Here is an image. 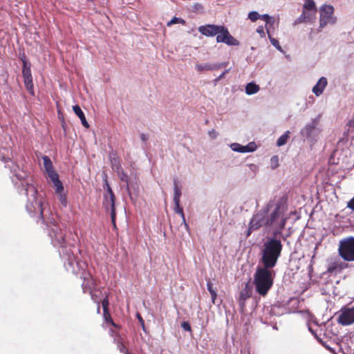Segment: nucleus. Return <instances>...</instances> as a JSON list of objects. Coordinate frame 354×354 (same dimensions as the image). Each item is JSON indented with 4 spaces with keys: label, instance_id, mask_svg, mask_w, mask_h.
Masks as SVG:
<instances>
[{
    "label": "nucleus",
    "instance_id": "nucleus-1",
    "mask_svg": "<svg viewBox=\"0 0 354 354\" xmlns=\"http://www.w3.org/2000/svg\"><path fill=\"white\" fill-rule=\"evenodd\" d=\"M286 220L281 203L270 201L252 216L246 235L250 236L252 231L262 227L268 230H273L274 235H277L285 227Z\"/></svg>",
    "mask_w": 354,
    "mask_h": 354
},
{
    "label": "nucleus",
    "instance_id": "nucleus-2",
    "mask_svg": "<svg viewBox=\"0 0 354 354\" xmlns=\"http://www.w3.org/2000/svg\"><path fill=\"white\" fill-rule=\"evenodd\" d=\"M282 248L283 245L280 239L275 237L267 238L260 250L259 263L262 266L273 268L281 256Z\"/></svg>",
    "mask_w": 354,
    "mask_h": 354
},
{
    "label": "nucleus",
    "instance_id": "nucleus-3",
    "mask_svg": "<svg viewBox=\"0 0 354 354\" xmlns=\"http://www.w3.org/2000/svg\"><path fill=\"white\" fill-rule=\"evenodd\" d=\"M49 236L51 238V242L53 245L62 248V250H59V254L64 259L66 270L68 272H76L74 268V260L75 258L71 249H68L65 245V238L62 231L55 225L49 231Z\"/></svg>",
    "mask_w": 354,
    "mask_h": 354
},
{
    "label": "nucleus",
    "instance_id": "nucleus-4",
    "mask_svg": "<svg viewBox=\"0 0 354 354\" xmlns=\"http://www.w3.org/2000/svg\"><path fill=\"white\" fill-rule=\"evenodd\" d=\"M272 268L258 266L254 274L253 283L256 292L265 297L273 286L275 273Z\"/></svg>",
    "mask_w": 354,
    "mask_h": 354
},
{
    "label": "nucleus",
    "instance_id": "nucleus-5",
    "mask_svg": "<svg viewBox=\"0 0 354 354\" xmlns=\"http://www.w3.org/2000/svg\"><path fill=\"white\" fill-rule=\"evenodd\" d=\"M22 190L24 194L27 196L28 202L26 205V209L29 214L32 216L38 215L39 218L42 223H44L43 217V206L41 199L37 198V191L32 184H22Z\"/></svg>",
    "mask_w": 354,
    "mask_h": 354
},
{
    "label": "nucleus",
    "instance_id": "nucleus-6",
    "mask_svg": "<svg viewBox=\"0 0 354 354\" xmlns=\"http://www.w3.org/2000/svg\"><path fill=\"white\" fill-rule=\"evenodd\" d=\"M86 264L83 261H78L76 259L74 260V268L76 272H73L75 274H80V278L83 279L82 283V288L83 292L91 293L93 289L95 287V281L92 278L90 273L85 271Z\"/></svg>",
    "mask_w": 354,
    "mask_h": 354
},
{
    "label": "nucleus",
    "instance_id": "nucleus-7",
    "mask_svg": "<svg viewBox=\"0 0 354 354\" xmlns=\"http://www.w3.org/2000/svg\"><path fill=\"white\" fill-rule=\"evenodd\" d=\"M338 253L346 261H354V236L342 239L339 242Z\"/></svg>",
    "mask_w": 354,
    "mask_h": 354
},
{
    "label": "nucleus",
    "instance_id": "nucleus-8",
    "mask_svg": "<svg viewBox=\"0 0 354 354\" xmlns=\"http://www.w3.org/2000/svg\"><path fill=\"white\" fill-rule=\"evenodd\" d=\"M334 8L331 5L324 4L319 8V29H322L327 24H334L336 18L333 16Z\"/></svg>",
    "mask_w": 354,
    "mask_h": 354
},
{
    "label": "nucleus",
    "instance_id": "nucleus-9",
    "mask_svg": "<svg viewBox=\"0 0 354 354\" xmlns=\"http://www.w3.org/2000/svg\"><path fill=\"white\" fill-rule=\"evenodd\" d=\"M337 315V322L342 326H348L354 323V306H344Z\"/></svg>",
    "mask_w": 354,
    "mask_h": 354
},
{
    "label": "nucleus",
    "instance_id": "nucleus-10",
    "mask_svg": "<svg viewBox=\"0 0 354 354\" xmlns=\"http://www.w3.org/2000/svg\"><path fill=\"white\" fill-rule=\"evenodd\" d=\"M103 206L107 212H110L111 222L113 227L115 228L116 213L115 208V195H104Z\"/></svg>",
    "mask_w": 354,
    "mask_h": 354
},
{
    "label": "nucleus",
    "instance_id": "nucleus-11",
    "mask_svg": "<svg viewBox=\"0 0 354 354\" xmlns=\"http://www.w3.org/2000/svg\"><path fill=\"white\" fill-rule=\"evenodd\" d=\"M216 41L218 43H224L228 46L239 45V41L230 34L225 26L223 27L221 33L217 35Z\"/></svg>",
    "mask_w": 354,
    "mask_h": 354
},
{
    "label": "nucleus",
    "instance_id": "nucleus-12",
    "mask_svg": "<svg viewBox=\"0 0 354 354\" xmlns=\"http://www.w3.org/2000/svg\"><path fill=\"white\" fill-rule=\"evenodd\" d=\"M223 27L224 26L207 24L199 26L198 31L206 37H213L221 34Z\"/></svg>",
    "mask_w": 354,
    "mask_h": 354
},
{
    "label": "nucleus",
    "instance_id": "nucleus-13",
    "mask_svg": "<svg viewBox=\"0 0 354 354\" xmlns=\"http://www.w3.org/2000/svg\"><path fill=\"white\" fill-rule=\"evenodd\" d=\"M13 171L15 173V178L18 181H15V179H14V178H12V180L13 183L15 185V186L17 187V188L18 189L19 192L20 194L24 193V191H21L23 189L22 184H24V185H26V184H30L26 180V178L28 177V174H26V172H25L24 171H17L15 169H14Z\"/></svg>",
    "mask_w": 354,
    "mask_h": 354
},
{
    "label": "nucleus",
    "instance_id": "nucleus-14",
    "mask_svg": "<svg viewBox=\"0 0 354 354\" xmlns=\"http://www.w3.org/2000/svg\"><path fill=\"white\" fill-rule=\"evenodd\" d=\"M24 85L31 95H35L31 70L29 68L22 69Z\"/></svg>",
    "mask_w": 354,
    "mask_h": 354
},
{
    "label": "nucleus",
    "instance_id": "nucleus-15",
    "mask_svg": "<svg viewBox=\"0 0 354 354\" xmlns=\"http://www.w3.org/2000/svg\"><path fill=\"white\" fill-rule=\"evenodd\" d=\"M317 120L315 119L301 130V135L307 138H310L317 130Z\"/></svg>",
    "mask_w": 354,
    "mask_h": 354
},
{
    "label": "nucleus",
    "instance_id": "nucleus-16",
    "mask_svg": "<svg viewBox=\"0 0 354 354\" xmlns=\"http://www.w3.org/2000/svg\"><path fill=\"white\" fill-rule=\"evenodd\" d=\"M307 325L309 331L317 338L319 342H322V340L319 337L321 332L322 331V328L320 326L318 325L317 322L314 320L313 322L309 320L307 323Z\"/></svg>",
    "mask_w": 354,
    "mask_h": 354
},
{
    "label": "nucleus",
    "instance_id": "nucleus-17",
    "mask_svg": "<svg viewBox=\"0 0 354 354\" xmlns=\"http://www.w3.org/2000/svg\"><path fill=\"white\" fill-rule=\"evenodd\" d=\"M328 84L327 79L325 77L319 78L317 84L313 88V92L316 96L321 95Z\"/></svg>",
    "mask_w": 354,
    "mask_h": 354
},
{
    "label": "nucleus",
    "instance_id": "nucleus-18",
    "mask_svg": "<svg viewBox=\"0 0 354 354\" xmlns=\"http://www.w3.org/2000/svg\"><path fill=\"white\" fill-rule=\"evenodd\" d=\"M252 295V290L248 284L245 285V288L241 291L239 295V304L241 307L245 306V301L250 297Z\"/></svg>",
    "mask_w": 354,
    "mask_h": 354
},
{
    "label": "nucleus",
    "instance_id": "nucleus-19",
    "mask_svg": "<svg viewBox=\"0 0 354 354\" xmlns=\"http://www.w3.org/2000/svg\"><path fill=\"white\" fill-rule=\"evenodd\" d=\"M315 17L316 15H313V12L303 10L301 15L295 21V24L310 21L314 20Z\"/></svg>",
    "mask_w": 354,
    "mask_h": 354
},
{
    "label": "nucleus",
    "instance_id": "nucleus-20",
    "mask_svg": "<svg viewBox=\"0 0 354 354\" xmlns=\"http://www.w3.org/2000/svg\"><path fill=\"white\" fill-rule=\"evenodd\" d=\"M51 180L52 183H53V187L55 189V192L57 194L63 192L64 191V186L62 185V183L59 179V175L57 174H52L51 176L49 177Z\"/></svg>",
    "mask_w": 354,
    "mask_h": 354
},
{
    "label": "nucleus",
    "instance_id": "nucleus-21",
    "mask_svg": "<svg viewBox=\"0 0 354 354\" xmlns=\"http://www.w3.org/2000/svg\"><path fill=\"white\" fill-rule=\"evenodd\" d=\"M43 161H44V165L45 167V169L46 172L48 173V177L51 176L52 174H55L57 172L54 170L52 161L50 158L47 156H44L42 157Z\"/></svg>",
    "mask_w": 354,
    "mask_h": 354
},
{
    "label": "nucleus",
    "instance_id": "nucleus-22",
    "mask_svg": "<svg viewBox=\"0 0 354 354\" xmlns=\"http://www.w3.org/2000/svg\"><path fill=\"white\" fill-rule=\"evenodd\" d=\"M109 157L112 168L114 170H115L117 173H119L120 170H121L122 167L118 156L115 153L111 152L109 154Z\"/></svg>",
    "mask_w": 354,
    "mask_h": 354
},
{
    "label": "nucleus",
    "instance_id": "nucleus-23",
    "mask_svg": "<svg viewBox=\"0 0 354 354\" xmlns=\"http://www.w3.org/2000/svg\"><path fill=\"white\" fill-rule=\"evenodd\" d=\"M73 110L75 112V113L79 117V118L81 120L82 124L85 128H88L89 124L88 122L86 121V117L84 115V112L82 111L81 108L78 105H75L73 106Z\"/></svg>",
    "mask_w": 354,
    "mask_h": 354
},
{
    "label": "nucleus",
    "instance_id": "nucleus-24",
    "mask_svg": "<svg viewBox=\"0 0 354 354\" xmlns=\"http://www.w3.org/2000/svg\"><path fill=\"white\" fill-rule=\"evenodd\" d=\"M303 10L313 12V15H316L317 11V6L313 0H304Z\"/></svg>",
    "mask_w": 354,
    "mask_h": 354
},
{
    "label": "nucleus",
    "instance_id": "nucleus-25",
    "mask_svg": "<svg viewBox=\"0 0 354 354\" xmlns=\"http://www.w3.org/2000/svg\"><path fill=\"white\" fill-rule=\"evenodd\" d=\"M259 89V86L253 82L247 84L245 88V93L248 95L257 93Z\"/></svg>",
    "mask_w": 354,
    "mask_h": 354
},
{
    "label": "nucleus",
    "instance_id": "nucleus-26",
    "mask_svg": "<svg viewBox=\"0 0 354 354\" xmlns=\"http://www.w3.org/2000/svg\"><path fill=\"white\" fill-rule=\"evenodd\" d=\"M259 171V167L255 164H248L245 166V172L250 178H254Z\"/></svg>",
    "mask_w": 354,
    "mask_h": 354
},
{
    "label": "nucleus",
    "instance_id": "nucleus-27",
    "mask_svg": "<svg viewBox=\"0 0 354 354\" xmlns=\"http://www.w3.org/2000/svg\"><path fill=\"white\" fill-rule=\"evenodd\" d=\"M181 189L178 185V180L176 178L174 179V202H180L181 197Z\"/></svg>",
    "mask_w": 354,
    "mask_h": 354
},
{
    "label": "nucleus",
    "instance_id": "nucleus-28",
    "mask_svg": "<svg viewBox=\"0 0 354 354\" xmlns=\"http://www.w3.org/2000/svg\"><path fill=\"white\" fill-rule=\"evenodd\" d=\"M196 69L198 72H203L205 71H215L216 70V67L214 66V64H196Z\"/></svg>",
    "mask_w": 354,
    "mask_h": 354
},
{
    "label": "nucleus",
    "instance_id": "nucleus-29",
    "mask_svg": "<svg viewBox=\"0 0 354 354\" xmlns=\"http://www.w3.org/2000/svg\"><path fill=\"white\" fill-rule=\"evenodd\" d=\"M174 205H175V207L174 209V212L180 216V217L182 218V220H183V223L185 225L186 228H188V225L187 224L186 221H185L183 209V207H181L180 206V202H178V203L174 202Z\"/></svg>",
    "mask_w": 354,
    "mask_h": 354
},
{
    "label": "nucleus",
    "instance_id": "nucleus-30",
    "mask_svg": "<svg viewBox=\"0 0 354 354\" xmlns=\"http://www.w3.org/2000/svg\"><path fill=\"white\" fill-rule=\"evenodd\" d=\"M288 138H289V131H287L277 139V145L278 147H281V146L286 145L288 141Z\"/></svg>",
    "mask_w": 354,
    "mask_h": 354
},
{
    "label": "nucleus",
    "instance_id": "nucleus-31",
    "mask_svg": "<svg viewBox=\"0 0 354 354\" xmlns=\"http://www.w3.org/2000/svg\"><path fill=\"white\" fill-rule=\"evenodd\" d=\"M207 288L211 295L212 302L214 303L217 294L216 291L213 288V284L210 280H208L207 282Z\"/></svg>",
    "mask_w": 354,
    "mask_h": 354
},
{
    "label": "nucleus",
    "instance_id": "nucleus-32",
    "mask_svg": "<svg viewBox=\"0 0 354 354\" xmlns=\"http://www.w3.org/2000/svg\"><path fill=\"white\" fill-rule=\"evenodd\" d=\"M260 18L263 19L264 21H266V30L267 29L269 30V27L272 26L274 24V20L270 15H268V14H264L263 15H261Z\"/></svg>",
    "mask_w": 354,
    "mask_h": 354
},
{
    "label": "nucleus",
    "instance_id": "nucleus-33",
    "mask_svg": "<svg viewBox=\"0 0 354 354\" xmlns=\"http://www.w3.org/2000/svg\"><path fill=\"white\" fill-rule=\"evenodd\" d=\"M118 174V176H119L120 180L125 182L127 183V190L130 194L129 186V183H128V178H129L128 176L122 170V168H121V170H120V172Z\"/></svg>",
    "mask_w": 354,
    "mask_h": 354
},
{
    "label": "nucleus",
    "instance_id": "nucleus-34",
    "mask_svg": "<svg viewBox=\"0 0 354 354\" xmlns=\"http://www.w3.org/2000/svg\"><path fill=\"white\" fill-rule=\"evenodd\" d=\"M230 148L232 151L239 153H245L244 146L239 143H232L230 145Z\"/></svg>",
    "mask_w": 354,
    "mask_h": 354
},
{
    "label": "nucleus",
    "instance_id": "nucleus-35",
    "mask_svg": "<svg viewBox=\"0 0 354 354\" xmlns=\"http://www.w3.org/2000/svg\"><path fill=\"white\" fill-rule=\"evenodd\" d=\"M267 32H268V37L270 39V41L272 44V45L274 46L279 51H282V48H281L278 40L271 37L268 29H267Z\"/></svg>",
    "mask_w": 354,
    "mask_h": 354
},
{
    "label": "nucleus",
    "instance_id": "nucleus-36",
    "mask_svg": "<svg viewBox=\"0 0 354 354\" xmlns=\"http://www.w3.org/2000/svg\"><path fill=\"white\" fill-rule=\"evenodd\" d=\"M175 24H181L184 25L185 24V21L182 18L174 17L169 21L167 22V26H171V25Z\"/></svg>",
    "mask_w": 354,
    "mask_h": 354
},
{
    "label": "nucleus",
    "instance_id": "nucleus-37",
    "mask_svg": "<svg viewBox=\"0 0 354 354\" xmlns=\"http://www.w3.org/2000/svg\"><path fill=\"white\" fill-rule=\"evenodd\" d=\"M57 194L59 203L63 207H66L68 204L66 195L63 192L58 193Z\"/></svg>",
    "mask_w": 354,
    "mask_h": 354
},
{
    "label": "nucleus",
    "instance_id": "nucleus-38",
    "mask_svg": "<svg viewBox=\"0 0 354 354\" xmlns=\"http://www.w3.org/2000/svg\"><path fill=\"white\" fill-rule=\"evenodd\" d=\"M109 300L107 297H105L102 301V305L103 308L104 315L106 317V315H109Z\"/></svg>",
    "mask_w": 354,
    "mask_h": 354
},
{
    "label": "nucleus",
    "instance_id": "nucleus-39",
    "mask_svg": "<svg viewBox=\"0 0 354 354\" xmlns=\"http://www.w3.org/2000/svg\"><path fill=\"white\" fill-rule=\"evenodd\" d=\"M245 148V153L248 152H253L256 150L257 146L254 142H252L248 144L247 145L244 146Z\"/></svg>",
    "mask_w": 354,
    "mask_h": 354
},
{
    "label": "nucleus",
    "instance_id": "nucleus-40",
    "mask_svg": "<svg viewBox=\"0 0 354 354\" xmlns=\"http://www.w3.org/2000/svg\"><path fill=\"white\" fill-rule=\"evenodd\" d=\"M279 166V158L277 156H273L270 158V167L272 169H276Z\"/></svg>",
    "mask_w": 354,
    "mask_h": 354
},
{
    "label": "nucleus",
    "instance_id": "nucleus-41",
    "mask_svg": "<svg viewBox=\"0 0 354 354\" xmlns=\"http://www.w3.org/2000/svg\"><path fill=\"white\" fill-rule=\"evenodd\" d=\"M104 188L106 189V193L104 194V195H109V196H110L111 194L114 195V193L112 191V189H111V187H110V185H109V184L108 183V180L105 178L104 180Z\"/></svg>",
    "mask_w": 354,
    "mask_h": 354
},
{
    "label": "nucleus",
    "instance_id": "nucleus-42",
    "mask_svg": "<svg viewBox=\"0 0 354 354\" xmlns=\"http://www.w3.org/2000/svg\"><path fill=\"white\" fill-rule=\"evenodd\" d=\"M260 17L261 15L257 11H251L248 13V18L252 21H256Z\"/></svg>",
    "mask_w": 354,
    "mask_h": 354
},
{
    "label": "nucleus",
    "instance_id": "nucleus-43",
    "mask_svg": "<svg viewBox=\"0 0 354 354\" xmlns=\"http://www.w3.org/2000/svg\"><path fill=\"white\" fill-rule=\"evenodd\" d=\"M90 295H91L92 300L95 303H97V313H100V299L97 298V295L93 291H91V293H90Z\"/></svg>",
    "mask_w": 354,
    "mask_h": 354
},
{
    "label": "nucleus",
    "instance_id": "nucleus-44",
    "mask_svg": "<svg viewBox=\"0 0 354 354\" xmlns=\"http://www.w3.org/2000/svg\"><path fill=\"white\" fill-rule=\"evenodd\" d=\"M181 327L183 330H185V331H191L192 328H191V326L190 324H189V322H183L182 324H181Z\"/></svg>",
    "mask_w": 354,
    "mask_h": 354
},
{
    "label": "nucleus",
    "instance_id": "nucleus-45",
    "mask_svg": "<svg viewBox=\"0 0 354 354\" xmlns=\"http://www.w3.org/2000/svg\"><path fill=\"white\" fill-rule=\"evenodd\" d=\"M337 268H338L337 263H331L328 268V271L330 272H335L337 270Z\"/></svg>",
    "mask_w": 354,
    "mask_h": 354
},
{
    "label": "nucleus",
    "instance_id": "nucleus-46",
    "mask_svg": "<svg viewBox=\"0 0 354 354\" xmlns=\"http://www.w3.org/2000/svg\"><path fill=\"white\" fill-rule=\"evenodd\" d=\"M208 134L212 139H216L218 136V133L214 129L209 131Z\"/></svg>",
    "mask_w": 354,
    "mask_h": 354
},
{
    "label": "nucleus",
    "instance_id": "nucleus-47",
    "mask_svg": "<svg viewBox=\"0 0 354 354\" xmlns=\"http://www.w3.org/2000/svg\"><path fill=\"white\" fill-rule=\"evenodd\" d=\"M229 71H230V69H227V70L224 71L217 78L215 79V82L216 83L220 80L224 78L226 73H227Z\"/></svg>",
    "mask_w": 354,
    "mask_h": 354
},
{
    "label": "nucleus",
    "instance_id": "nucleus-48",
    "mask_svg": "<svg viewBox=\"0 0 354 354\" xmlns=\"http://www.w3.org/2000/svg\"><path fill=\"white\" fill-rule=\"evenodd\" d=\"M136 317H137L139 322L140 323V324H141V326L142 327V329L144 330H145V322H144V320H143L142 317H141V315L139 313H137Z\"/></svg>",
    "mask_w": 354,
    "mask_h": 354
},
{
    "label": "nucleus",
    "instance_id": "nucleus-49",
    "mask_svg": "<svg viewBox=\"0 0 354 354\" xmlns=\"http://www.w3.org/2000/svg\"><path fill=\"white\" fill-rule=\"evenodd\" d=\"M347 207L354 211V196L347 203Z\"/></svg>",
    "mask_w": 354,
    "mask_h": 354
},
{
    "label": "nucleus",
    "instance_id": "nucleus-50",
    "mask_svg": "<svg viewBox=\"0 0 354 354\" xmlns=\"http://www.w3.org/2000/svg\"><path fill=\"white\" fill-rule=\"evenodd\" d=\"M118 347L121 353H123V354H128L127 349L122 344H120L118 345Z\"/></svg>",
    "mask_w": 354,
    "mask_h": 354
},
{
    "label": "nucleus",
    "instance_id": "nucleus-51",
    "mask_svg": "<svg viewBox=\"0 0 354 354\" xmlns=\"http://www.w3.org/2000/svg\"><path fill=\"white\" fill-rule=\"evenodd\" d=\"M31 64L27 60H24L23 69L29 68L30 69Z\"/></svg>",
    "mask_w": 354,
    "mask_h": 354
},
{
    "label": "nucleus",
    "instance_id": "nucleus-52",
    "mask_svg": "<svg viewBox=\"0 0 354 354\" xmlns=\"http://www.w3.org/2000/svg\"><path fill=\"white\" fill-rule=\"evenodd\" d=\"M227 66V63L226 62H221V63H218V64H214V66L216 67V70L221 68H223V67H225Z\"/></svg>",
    "mask_w": 354,
    "mask_h": 354
},
{
    "label": "nucleus",
    "instance_id": "nucleus-53",
    "mask_svg": "<svg viewBox=\"0 0 354 354\" xmlns=\"http://www.w3.org/2000/svg\"><path fill=\"white\" fill-rule=\"evenodd\" d=\"M257 32L261 35V37L265 36V32L263 30V28L262 26H259L257 29Z\"/></svg>",
    "mask_w": 354,
    "mask_h": 354
},
{
    "label": "nucleus",
    "instance_id": "nucleus-54",
    "mask_svg": "<svg viewBox=\"0 0 354 354\" xmlns=\"http://www.w3.org/2000/svg\"><path fill=\"white\" fill-rule=\"evenodd\" d=\"M3 161L5 162V163L7 164V165L6 167H10V164H12V162L10 159L8 158H3Z\"/></svg>",
    "mask_w": 354,
    "mask_h": 354
},
{
    "label": "nucleus",
    "instance_id": "nucleus-55",
    "mask_svg": "<svg viewBox=\"0 0 354 354\" xmlns=\"http://www.w3.org/2000/svg\"><path fill=\"white\" fill-rule=\"evenodd\" d=\"M140 139L143 141V142H145L148 139V137L145 134V133H141L140 135Z\"/></svg>",
    "mask_w": 354,
    "mask_h": 354
},
{
    "label": "nucleus",
    "instance_id": "nucleus-56",
    "mask_svg": "<svg viewBox=\"0 0 354 354\" xmlns=\"http://www.w3.org/2000/svg\"><path fill=\"white\" fill-rule=\"evenodd\" d=\"M22 62L24 63V60H26V57L25 55H24L21 58Z\"/></svg>",
    "mask_w": 354,
    "mask_h": 354
}]
</instances>
